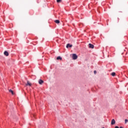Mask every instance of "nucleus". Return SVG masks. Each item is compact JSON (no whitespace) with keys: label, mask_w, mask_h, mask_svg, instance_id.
I'll return each mask as SVG.
<instances>
[{"label":"nucleus","mask_w":128,"mask_h":128,"mask_svg":"<svg viewBox=\"0 0 128 128\" xmlns=\"http://www.w3.org/2000/svg\"><path fill=\"white\" fill-rule=\"evenodd\" d=\"M78 58V55L76 54H72V60H76Z\"/></svg>","instance_id":"f257e3e1"},{"label":"nucleus","mask_w":128,"mask_h":128,"mask_svg":"<svg viewBox=\"0 0 128 128\" xmlns=\"http://www.w3.org/2000/svg\"><path fill=\"white\" fill-rule=\"evenodd\" d=\"M88 46H89L90 48H94V46L92 44H89Z\"/></svg>","instance_id":"f03ea898"},{"label":"nucleus","mask_w":128,"mask_h":128,"mask_svg":"<svg viewBox=\"0 0 128 128\" xmlns=\"http://www.w3.org/2000/svg\"><path fill=\"white\" fill-rule=\"evenodd\" d=\"M116 124V120H114V119H112L111 122V124L112 126H114V124Z\"/></svg>","instance_id":"7ed1b4c3"},{"label":"nucleus","mask_w":128,"mask_h":128,"mask_svg":"<svg viewBox=\"0 0 128 128\" xmlns=\"http://www.w3.org/2000/svg\"><path fill=\"white\" fill-rule=\"evenodd\" d=\"M72 44H66V48H72Z\"/></svg>","instance_id":"20e7f679"},{"label":"nucleus","mask_w":128,"mask_h":128,"mask_svg":"<svg viewBox=\"0 0 128 128\" xmlns=\"http://www.w3.org/2000/svg\"><path fill=\"white\" fill-rule=\"evenodd\" d=\"M4 56H8V51H5L4 52Z\"/></svg>","instance_id":"39448f33"},{"label":"nucleus","mask_w":128,"mask_h":128,"mask_svg":"<svg viewBox=\"0 0 128 128\" xmlns=\"http://www.w3.org/2000/svg\"><path fill=\"white\" fill-rule=\"evenodd\" d=\"M43 82H44V80H39V81H38L39 84H42Z\"/></svg>","instance_id":"423d86ee"},{"label":"nucleus","mask_w":128,"mask_h":128,"mask_svg":"<svg viewBox=\"0 0 128 128\" xmlns=\"http://www.w3.org/2000/svg\"><path fill=\"white\" fill-rule=\"evenodd\" d=\"M26 86H32V84L29 81H27V84H26Z\"/></svg>","instance_id":"0eeeda50"},{"label":"nucleus","mask_w":128,"mask_h":128,"mask_svg":"<svg viewBox=\"0 0 128 128\" xmlns=\"http://www.w3.org/2000/svg\"><path fill=\"white\" fill-rule=\"evenodd\" d=\"M56 60H62V58L60 56H58L56 58Z\"/></svg>","instance_id":"6e6552de"},{"label":"nucleus","mask_w":128,"mask_h":128,"mask_svg":"<svg viewBox=\"0 0 128 128\" xmlns=\"http://www.w3.org/2000/svg\"><path fill=\"white\" fill-rule=\"evenodd\" d=\"M54 22H56V24H60V20H55Z\"/></svg>","instance_id":"1a4fd4ad"},{"label":"nucleus","mask_w":128,"mask_h":128,"mask_svg":"<svg viewBox=\"0 0 128 128\" xmlns=\"http://www.w3.org/2000/svg\"><path fill=\"white\" fill-rule=\"evenodd\" d=\"M9 92H11V94H14V91L12 90H9Z\"/></svg>","instance_id":"9d476101"},{"label":"nucleus","mask_w":128,"mask_h":128,"mask_svg":"<svg viewBox=\"0 0 128 128\" xmlns=\"http://www.w3.org/2000/svg\"><path fill=\"white\" fill-rule=\"evenodd\" d=\"M111 74H112V76H116V72H113Z\"/></svg>","instance_id":"9b49d317"},{"label":"nucleus","mask_w":128,"mask_h":128,"mask_svg":"<svg viewBox=\"0 0 128 128\" xmlns=\"http://www.w3.org/2000/svg\"><path fill=\"white\" fill-rule=\"evenodd\" d=\"M128 122V119L125 120V124H126Z\"/></svg>","instance_id":"f8f14e48"},{"label":"nucleus","mask_w":128,"mask_h":128,"mask_svg":"<svg viewBox=\"0 0 128 128\" xmlns=\"http://www.w3.org/2000/svg\"><path fill=\"white\" fill-rule=\"evenodd\" d=\"M62 2V0H56V2Z\"/></svg>","instance_id":"ddd939ff"},{"label":"nucleus","mask_w":128,"mask_h":128,"mask_svg":"<svg viewBox=\"0 0 128 128\" xmlns=\"http://www.w3.org/2000/svg\"><path fill=\"white\" fill-rule=\"evenodd\" d=\"M94 74H96V70L94 71Z\"/></svg>","instance_id":"4468645a"},{"label":"nucleus","mask_w":128,"mask_h":128,"mask_svg":"<svg viewBox=\"0 0 128 128\" xmlns=\"http://www.w3.org/2000/svg\"><path fill=\"white\" fill-rule=\"evenodd\" d=\"M115 128H120L118 126H115Z\"/></svg>","instance_id":"2eb2a0df"},{"label":"nucleus","mask_w":128,"mask_h":128,"mask_svg":"<svg viewBox=\"0 0 128 128\" xmlns=\"http://www.w3.org/2000/svg\"><path fill=\"white\" fill-rule=\"evenodd\" d=\"M120 128H122V126H120Z\"/></svg>","instance_id":"dca6fc26"}]
</instances>
